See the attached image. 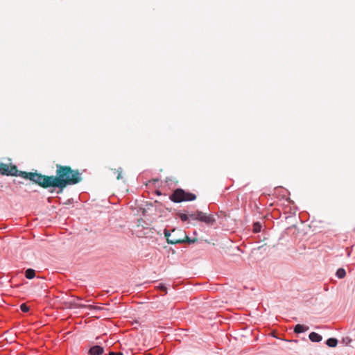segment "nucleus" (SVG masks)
<instances>
[{"label": "nucleus", "instance_id": "obj_20", "mask_svg": "<svg viewBox=\"0 0 355 355\" xmlns=\"http://www.w3.org/2000/svg\"><path fill=\"white\" fill-rule=\"evenodd\" d=\"M160 289H161L162 291H166V287L164 285H161V286H160Z\"/></svg>", "mask_w": 355, "mask_h": 355}, {"label": "nucleus", "instance_id": "obj_10", "mask_svg": "<svg viewBox=\"0 0 355 355\" xmlns=\"http://www.w3.org/2000/svg\"><path fill=\"white\" fill-rule=\"evenodd\" d=\"M183 233L184 234V238L181 239L182 242H180V243H187L191 244V243H194L197 241L196 239H191L187 235H186L185 232H183Z\"/></svg>", "mask_w": 355, "mask_h": 355}, {"label": "nucleus", "instance_id": "obj_16", "mask_svg": "<svg viewBox=\"0 0 355 355\" xmlns=\"http://www.w3.org/2000/svg\"><path fill=\"white\" fill-rule=\"evenodd\" d=\"M20 309L22 312L27 313L29 311L30 308L26 304L23 303L20 305Z\"/></svg>", "mask_w": 355, "mask_h": 355}, {"label": "nucleus", "instance_id": "obj_14", "mask_svg": "<svg viewBox=\"0 0 355 355\" xmlns=\"http://www.w3.org/2000/svg\"><path fill=\"white\" fill-rule=\"evenodd\" d=\"M177 216L180 218V220L183 222H186L189 220V216L188 214L186 213H182L180 211H178L176 214Z\"/></svg>", "mask_w": 355, "mask_h": 355}, {"label": "nucleus", "instance_id": "obj_17", "mask_svg": "<svg viewBox=\"0 0 355 355\" xmlns=\"http://www.w3.org/2000/svg\"><path fill=\"white\" fill-rule=\"evenodd\" d=\"M188 216H189V218L197 220V211L195 212H193V211L189 212Z\"/></svg>", "mask_w": 355, "mask_h": 355}, {"label": "nucleus", "instance_id": "obj_2", "mask_svg": "<svg viewBox=\"0 0 355 355\" xmlns=\"http://www.w3.org/2000/svg\"><path fill=\"white\" fill-rule=\"evenodd\" d=\"M169 199L175 203H180L185 201H193L196 199V196L188 191H184L181 188L175 189L170 195Z\"/></svg>", "mask_w": 355, "mask_h": 355}, {"label": "nucleus", "instance_id": "obj_6", "mask_svg": "<svg viewBox=\"0 0 355 355\" xmlns=\"http://www.w3.org/2000/svg\"><path fill=\"white\" fill-rule=\"evenodd\" d=\"M309 327L304 324H297L294 327L293 331L295 334H302L309 330Z\"/></svg>", "mask_w": 355, "mask_h": 355}, {"label": "nucleus", "instance_id": "obj_21", "mask_svg": "<svg viewBox=\"0 0 355 355\" xmlns=\"http://www.w3.org/2000/svg\"><path fill=\"white\" fill-rule=\"evenodd\" d=\"M171 238H173V239H178V237H176L175 235H171Z\"/></svg>", "mask_w": 355, "mask_h": 355}, {"label": "nucleus", "instance_id": "obj_8", "mask_svg": "<svg viewBox=\"0 0 355 355\" xmlns=\"http://www.w3.org/2000/svg\"><path fill=\"white\" fill-rule=\"evenodd\" d=\"M25 277L28 279H32L35 277V271L34 269L28 268L25 271Z\"/></svg>", "mask_w": 355, "mask_h": 355}, {"label": "nucleus", "instance_id": "obj_23", "mask_svg": "<svg viewBox=\"0 0 355 355\" xmlns=\"http://www.w3.org/2000/svg\"><path fill=\"white\" fill-rule=\"evenodd\" d=\"M145 355H152V354H145Z\"/></svg>", "mask_w": 355, "mask_h": 355}, {"label": "nucleus", "instance_id": "obj_5", "mask_svg": "<svg viewBox=\"0 0 355 355\" xmlns=\"http://www.w3.org/2000/svg\"><path fill=\"white\" fill-rule=\"evenodd\" d=\"M104 352V349L100 345H94L89 350L90 355H102Z\"/></svg>", "mask_w": 355, "mask_h": 355}, {"label": "nucleus", "instance_id": "obj_18", "mask_svg": "<svg viewBox=\"0 0 355 355\" xmlns=\"http://www.w3.org/2000/svg\"><path fill=\"white\" fill-rule=\"evenodd\" d=\"M351 341V339L348 337H346V338H343V342L344 343H345L346 345H348Z\"/></svg>", "mask_w": 355, "mask_h": 355}, {"label": "nucleus", "instance_id": "obj_4", "mask_svg": "<svg viewBox=\"0 0 355 355\" xmlns=\"http://www.w3.org/2000/svg\"><path fill=\"white\" fill-rule=\"evenodd\" d=\"M164 234L168 244H178L182 242L181 239L171 238V234L170 231L166 229L164 230Z\"/></svg>", "mask_w": 355, "mask_h": 355}, {"label": "nucleus", "instance_id": "obj_3", "mask_svg": "<svg viewBox=\"0 0 355 355\" xmlns=\"http://www.w3.org/2000/svg\"><path fill=\"white\" fill-rule=\"evenodd\" d=\"M197 220L205 223L209 226L214 225L216 222L213 215H207L201 211H197Z\"/></svg>", "mask_w": 355, "mask_h": 355}, {"label": "nucleus", "instance_id": "obj_9", "mask_svg": "<svg viewBox=\"0 0 355 355\" xmlns=\"http://www.w3.org/2000/svg\"><path fill=\"white\" fill-rule=\"evenodd\" d=\"M338 344V340L334 338H328L326 340V345L329 347H335Z\"/></svg>", "mask_w": 355, "mask_h": 355}, {"label": "nucleus", "instance_id": "obj_15", "mask_svg": "<svg viewBox=\"0 0 355 355\" xmlns=\"http://www.w3.org/2000/svg\"><path fill=\"white\" fill-rule=\"evenodd\" d=\"M114 173H116L117 174V176H116V179L117 180H121L122 179V173H123V169L121 167H119L118 168L116 169H114Z\"/></svg>", "mask_w": 355, "mask_h": 355}, {"label": "nucleus", "instance_id": "obj_13", "mask_svg": "<svg viewBox=\"0 0 355 355\" xmlns=\"http://www.w3.org/2000/svg\"><path fill=\"white\" fill-rule=\"evenodd\" d=\"M336 275L339 279H343L346 275L345 270L343 268H338L336 271Z\"/></svg>", "mask_w": 355, "mask_h": 355}, {"label": "nucleus", "instance_id": "obj_11", "mask_svg": "<svg viewBox=\"0 0 355 355\" xmlns=\"http://www.w3.org/2000/svg\"><path fill=\"white\" fill-rule=\"evenodd\" d=\"M78 308H86L89 310H101V308L99 306H94V305H85V304H78L76 306Z\"/></svg>", "mask_w": 355, "mask_h": 355}, {"label": "nucleus", "instance_id": "obj_1", "mask_svg": "<svg viewBox=\"0 0 355 355\" xmlns=\"http://www.w3.org/2000/svg\"><path fill=\"white\" fill-rule=\"evenodd\" d=\"M56 175H45L37 172L19 171L15 165L10 167L4 163H0V173L3 175L20 176L28 179L42 188H58V193H62L68 185H73L82 180L78 170H73L70 166L56 165Z\"/></svg>", "mask_w": 355, "mask_h": 355}, {"label": "nucleus", "instance_id": "obj_19", "mask_svg": "<svg viewBox=\"0 0 355 355\" xmlns=\"http://www.w3.org/2000/svg\"><path fill=\"white\" fill-rule=\"evenodd\" d=\"M109 355H123V354L121 352H110Z\"/></svg>", "mask_w": 355, "mask_h": 355}, {"label": "nucleus", "instance_id": "obj_22", "mask_svg": "<svg viewBox=\"0 0 355 355\" xmlns=\"http://www.w3.org/2000/svg\"><path fill=\"white\" fill-rule=\"evenodd\" d=\"M156 193H157V195H161V192L159 191H157Z\"/></svg>", "mask_w": 355, "mask_h": 355}, {"label": "nucleus", "instance_id": "obj_12", "mask_svg": "<svg viewBox=\"0 0 355 355\" xmlns=\"http://www.w3.org/2000/svg\"><path fill=\"white\" fill-rule=\"evenodd\" d=\"M262 228L261 223L260 222H255L253 224L252 231L254 233H259L261 232Z\"/></svg>", "mask_w": 355, "mask_h": 355}, {"label": "nucleus", "instance_id": "obj_7", "mask_svg": "<svg viewBox=\"0 0 355 355\" xmlns=\"http://www.w3.org/2000/svg\"><path fill=\"white\" fill-rule=\"evenodd\" d=\"M309 338L311 340V341L314 343H319L322 340V336L316 332L310 333L309 335Z\"/></svg>", "mask_w": 355, "mask_h": 355}]
</instances>
